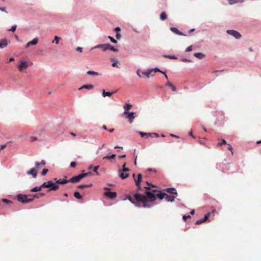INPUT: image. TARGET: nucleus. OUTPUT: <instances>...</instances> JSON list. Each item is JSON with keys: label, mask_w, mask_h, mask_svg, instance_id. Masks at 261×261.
<instances>
[{"label": "nucleus", "mask_w": 261, "mask_h": 261, "mask_svg": "<svg viewBox=\"0 0 261 261\" xmlns=\"http://www.w3.org/2000/svg\"><path fill=\"white\" fill-rule=\"evenodd\" d=\"M157 192L158 191L156 190L146 191L145 192L146 196L139 193H135L134 195V199L130 196H128L126 199L137 207L150 208L151 206L148 204L147 202H152L156 200V194H155V193Z\"/></svg>", "instance_id": "f257e3e1"}, {"label": "nucleus", "mask_w": 261, "mask_h": 261, "mask_svg": "<svg viewBox=\"0 0 261 261\" xmlns=\"http://www.w3.org/2000/svg\"><path fill=\"white\" fill-rule=\"evenodd\" d=\"M17 199L19 202L23 204L30 203L33 200V198L29 199L27 195L19 194L17 196Z\"/></svg>", "instance_id": "f03ea898"}, {"label": "nucleus", "mask_w": 261, "mask_h": 261, "mask_svg": "<svg viewBox=\"0 0 261 261\" xmlns=\"http://www.w3.org/2000/svg\"><path fill=\"white\" fill-rule=\"evenodd\" d=\"M32 64L33 63L32 62L25 61H20V64L18 66V68L20 71L22 72L23 69H27L29 66V65Z\"/></svg>", "instance_id": "7ed1b4c3"}, {"label": "nucleus", "mask_w": 261, "mask_h": 261, "mask_svg": "<svg viewBox=\"0 0 261 261\" xmlns=\"http://www.w3.org/2000/svg\"><path fill=\"white\" fill-rule=\"evenodd\" d=\"M123 115L126 116L130 123H132L133 122V120L135 118V112L124 111L123 112Z\"/></svg>", "instance_id": "20e7f679"}, {"label": "nucleus", "mask_w": 261, "mask_h": 261, "mask_svg": "<svg viewBox=\"0 0 261 261\" xmlns=\"http://www.w3.org/2000/svg\"><path fill=\"white\" fill-rule=\"evenodd\" d=\"M111 44L110 43H106V44H98L94 47H92L91 49H95V48H101L102 49V50L105 51L107 50H110V47H111Z\"/></svg>", "instance_id": "39448f33"}, {"label": "nucleus", "mask_w": 261, "mask_h": 261, "mask_svg": "<svg viewBox=\"0 0 261 261\" xmlns=\"http://www.w3.org/2000/svg\"><path fill=\"white\" fill-rule=\"evenodd\" d=\"M226 33L232 36H233L234 38L237 39H239L241 38V34L237 31L233 30H228L226 31Z\"/></svg>", "instance_id": "423d86ee"}, {"label": "nucleus", "mask_w": 261, "mask_h": 261, "mask_svg": "<svg viewBox=\"0 0 261 261\" xmlns=\"http://www.w3.org/2000/svg\"><path fill=\"white\" fill-rule=\"evenodd\" d=\"M104 195L105 196H107L111 199H113L116 197L117 193L115 192L108 191L105 192Z\"/></svg>", "instance_id": "0eeeda50"}, {"label": "nucleus", "mask_w": 261, "mask_h": 261, "mask_svg": "<svg viewBox=\"0 0 261 261\" xmlns=\"http://www.w3.org/2000/svg\"><path fill=\"white\" fill-rule=\"evenodd\" d=\"M10 43V41L6 38H3L0 40V48H4Z\"/></svg>", "instance_id": "6e6552de"}, {"label": "nucleus", "mask_w": 261, "mask_h": 261, "mask_svg": "<svg viewBox=\"0 0 261 261\" xmlns=\"http://www.w3.org/2000/svg\"><path fill=\"white\" fill-rule=\"evenodd\" d=\"M119 177L122 179H124L129 176V174L126 171L118 170Z\"/></svg>", "instance_id": "1a4fd4ad"}, {"label": "nucleus", "mask_w": 261, "mask_h": 261, "mask_svg": "<svg viewBox=\"0 0 261 261\" xmlns=\"http://www.w3.org/2000/svg\"><path fill=\"white\" fill-rule=\"evenodd\" d=\"M46 162L44 160H42L40 162H36L35 163V168L37 169V170L43 167L46 165Z\"/></svg>", "instance_id": "9d476101"}, {"label": "nucleus", "mask_w": 261, "mask_h": 261, "mask_svg": "<svg viewBox=\"0 0 261 261\" xmlns=\"http://www.w3.org/2000/svg\"><path fill=\"white\" fill-rule=\"evenodd\" d=\"M82 179L80 174L73 176L69 180V181L72 183H76L80 181Z\"/></svg>", "instance_id": "9b49d317"}, {"label": "nucleus", "mask_w": 261, "mask_h": 261, "mask_svg": "<svg viewBox=\"0 0 261 261\" xmlns=\"http://www.w3.org/2000/svg\"><path fill=\"white\" fill-rule=\"evenodd\" d=\"M170 30L173 33L179 36H186L184 33L181 32L179 31L175 27H171Z\"/></svg>", "instance_id": "f8f14e48"}, {"label": "nucleus", "mask_w": 261, "mask_h": 261, "mask_svg": "<svg viewBox=\"0 0 261 261\" xmlns=\"http://www.w3.org/2000/svg\"><path fill=\"white\" fill-rule=\"evenodd\" d=\"M27 173L28 175H32L33 177L35 178L37 176V169L35 168H32L27 171Z\"/></svg>", "instance_id": "ddd939ff"}, {"label": "nucleus", "mask_w": 261, "mask_h": 261, "mask_svg": "<svg viewBox=\"0 0 261 261\" xmlns=\"http://www.w3.org/2000/svg\"><path fill=\"white\" fill-rule=\"evenodd\" d=\"M56 184L64 185L66 184L69 181L65 178H61L59 179H55Z\"/></svg>", "instance_id": "4468645a"}, {"label": "nucleus", "mask_w": 261, "mask_h": 261, "mask_svg": "<svg viewBox=\"0 0 261 261\" xmlns=\"http://www.w3.org/2000/svg\"><path fill=\"white\" fill-rule=\"evenodd\" d=\"M151 73L150 68H148L146 70L142 71V74L146 76L147 79H149Z\"/></svg>", "instance_id": "2eb2a0df"}, {"label": "nucleus", "mask_w": 261, "mask_h": 261, "mask_svg": "<svg viewBox=\"0 0 261 261\" xmlns=\"http://www.w3.org/2000/svg\"><path fill=\"white\" fill-rule=\"evenodd\" d=\"M59 188V186L57 185V184H56L55 182H54V185H52V186L47 190V192H49L51 191H56L58 190Z\"/></svg>", "instance_id": "dca6fc26"}, {"label": "nucleus", "mask_w": 261, "mask_h": 261, "mask_svg": "<svg viewBox=\"0 0 261 261\" xmlns=\"http://www.w3.org/2000/svg\"><path fill=\"white\" fill-rule=\"evenodd\" d=\"M175 197L173 196L169 195L166 194L165 199L168 202H173L175 200Z\"/></svg>", "instance_id": "f3484780"}, {"label": "nucleus", "mask_w": 261, "mask_h": 261, "mask_svg": "<svg viewBox=\"0 0 261 261\" xmlns=\"http://www.w3.org/2000/svg\"><path fill=\"white\" fill-rule=\"evenodd\" d=\"M142 179V175L141 173H139L137 175V180H135L136 185L137 186H139Z\"/></svg>", "instance_id": "a211bd4d"}, {"label": "nucleus", "mask_w": 261, "mask_h": 261, "mask_svg": "<svg viewBox=\"0 0 261 261\" xmlns=\"http://www.w3.org/2000/svg\"><path fill=\"white\" fill-rule=\"evenodd\" d=\"M158 193L156 194V198L158 197L160 199L162 200L163 199H165L166 193H163L161 191H158Z\"/></svg>", "instance_id": "6ab92c4d"}, {"label": "nucleus", "mask_w": 261, "mask_h": 261, "mask_svg": "<svg viewBox=\"0 0 261 261\" xmlns=\"http://www.w3.org/2000/svg\"><path fill=\"white\" fill-rule=\"evenodd\" d=\"M165 190H166V191L169 192V193H170L171 194L176 195H177V193L176 192V190L174 188H167Z\"/></svg>", "instance_id": "aec40b11"}, {"label": "nucleus", "mask_w": 261, "mask_h": 261, "mask_svg": "<svg viewBox=\"0 0 261 261\" xmlns=\"http://www.w3.org/2000/svg\"><path fill=\"white\" fill-rule=\"evenodd\" d=\"M44 195H45L44 193H37V194H33V195H30L29 196H32L33 197V198L34 199V198L38 199L40 197L44 196Z\"/></svg>", "instance_id": "412c9836"}, {"label": "nucleus", "mask_w": 261, "mask_h": 261, "mask_svg": "<svg viewBox=\"0 0 261 261\" xmlns=\"http://www.w3.org/2000/svg\"><path fill=\"white\" fill-rule=\"evenodd\" d=\"M93 88V85H91V84H89V85H84L83 86H82L81 87H80L79 88V90H81V89H91Z\"/></svg>", "instance_id": "4be33fe9"}, {"label": "nucleus", "mask_w": 261, "mask_h": 261, "mask_svg": "<svg viewBox=\"0 0 261 261\" xmlns=\"http://www.w3.org/2000/svg\"><path fill=\"white\" fill-rule=\"evenodd\" d=\"M194 56L196 58H197L198 59H202L204 57V55L203 54L201 53H195L194 54Z\"/></svg>", "instance_id": "5701e85b"}, {"label": "nucleus", "mask_w": 261, "mask_h": 261, "mask_svg": "<svg viewBox=\"0 0 261 261\" xmlns=\"http://www.w3.org/2000/svg\"><path fill=\"white\" fill-rule=\"evenodd\" d=\"M113 94V92H106L104 90L102 92V95L104 97L106 96L110 97Z\"/></svg>", "instance_id": "b1692460"}, {"label": "nucleus", "mask_w": 261, "mask_h": 261, "mask_svg": "<svg viewBox=\"0 0 261 261\" xmlns=\"http://www.w3.org/2000/svg\"><path fill=\"white\" fill-rule=\"evenodd\" d=\"M62 38L58 36H55L54 37V39L52 41V43H55L56 45L59 44L60 40H61Z\"/></svg>", "instance_id": "393cba45"}, {"label": "nucleus", "mask_w": 261, "mask_h": 261, "mask_svg": "<svg viewBox=\"0 0 261 261\" xmlns=\"http://www.w3.org/2000/svg\"><path fill=\"white\" fill-rule=\"evenodd\" d=\"M87 74L91 76H98L99 75L98 72L91 70L88 71Z\"/></svg>", "instance_id": "a878e982"}, {"label": "nucleus", "mask_w": 261, "mask_h": 261, "mask_svg": "<svg viewBox=\"0 0 261 261\" xmlns=\"http://www.w3.org/2000/svg\"><path fill=\"white\" fill-rule=\"evenodd\" d=\"M111 60L113 61V63L112 64V67H118L117 66V64L118 63V60L115 58H111Z\"/></svg>", "instance_id": "bb28decb"}, {"label": "nucleus", "mask_w": 261, "mask_h": 261, "mask_svg": "<svg viewBox=\"0 0 261 261\" xmlns=\"http://www.w3.org/2000/svg\"><path fill=\"white\" fill-rule=\"evenodd\" d=\"M126 163L125 162L123 165H122V167L121 168H120L118 170H121L122 171H129L130 169L126 167Z\"/></svg>", "instance_id": "cd10ccee"}, {"label": "nucleus", "mask_w": 261, "mask_h": 261, "mask_svg": "<svg viewBox=\"0 0 261 261\" xmlns=\"http://www.w3.org/2000/svg\"><path fill=\"white\" fill-rule=\"evenodd\" d=\"M167 17V14L165 12H162L160 14V19L162 21L165 20Z\"/></svg>", "instance_id": "c85d7f7f"}, {"label": "nucleus", "mask_w": 261, "mask_h": 261, "mask_svg": "<svg viewBox=\"0 0 261 261\" xmlns=\"http://www.w3.org/2000/svg\"><path fill=\"white\" fill-rule=\"evenodd\" d=\"M42 189L41 188V187H35L33 188H32L30 190V192H36L41 191Z\"/></svg>", "instance_id": "c756f323"}, {"label": "nucleus", "mask_w": 261, "mask_h": 261, "mask_svg": "<svg viewBox=\"0 0 261 261\" xmlns=\"http://www.w3.org/2000/svg\"><path fill=\"white\" fill-rule=\"evenodd\" d=\"M229 4L230 5H233L234 4L240 2L243 3L244 2V0H228Z\"/></svg>", "instance_id": "7c9ffc66"}, {"label": "nucleus", "mask_w": 261, "mask_h": 261, "mask_svg": "<svg viewBox=\"0 0 261 261\" xmlns=\"http://www.w3.org/2000/svg\"><path fill=\"white\" fill-rule=\"evenodd\" d=\"M74 196L77 199H81L82 198V196L81 195L80 192L78 191H75L74 192Z\"/></svg>", "instance_id": "2f4dec72"}, {"label": "nucleus", "mask_w": 261, "mask_h": 261, "mask_svg": "<svg viewBox=\"0 0 261 261\" xmlns=\"http://www.w3.org/2000/svg\"><path fill=\"white\" fill-rule=\"evenodd\" d=\"M146 183H147V184L148 186H146V187H144V188H145L147 191H151V190H152L151 189V188H150V186H151L152 187H153V188H154V187H156V186H155V185H152V184H150V183H149V182H147Z\"/></svg>", "instance_id": "473e14b6"}, {"label": "nucleus", "mask_w": 261, "mask_h": 261, "mask_svg": "<svg viewBox=\"0 0 261 261\" xmlns=\"http://www.w3.org/2000/svg\"><path fill=\"white\" fill-rule=\"evenodd\" d=\"M132 107V104L129 103H126L125 105L123 106V109L125 110L124 111H128V110H129Z\"/></svg>", "instance_id": "72a5a7b5"}, {"label": "nucleus", "mask_w": 261, "mask_h": 261, "mask_svg": "<svg viewBox=\"0 0 261 261\" xmlns=\"http://www.w3.org/2000/svg\"><path fill=\"white\" fill-rule=\"evenodd\" d=\"M116 157L115 154H112L111 155H107L103 158V159H114Z\"/></svg>", "instance_id": "f704fd0d"}, {"label": "nucleus", "mask_w": 261, "mask_h": 261, "mask_svg": "<svg viewBox=\"0 0 261 261\" xmlns=\"http://www.w3.org/2000/svg\"><path fill=\"white\" fill-rule=\"evenodd\" d=\"M38 42V39L37 38H34L32 40L30 41V43L31 45H35Z\"/></svg>", "instance_id": "c9c22d12"}, {"label": "nucleus", "mask_w": 261, "mask_h": 261, "mask_svg": "<svg viewBox=\"0 0 261 261\" xmlns=\"http://www.w3.org/2000/svg\"><path fill=\"white\" fill-rule=\"evenodd\" d=\"M150 69L151 71V72H160L161 73H162L163 72V71L160 70L158 67H155V68H150Z\"/></svg>", "instance_id": "e433bc0d"}, {"label": "nucleus", "mask_w": 261, "mask_h": 261, "mask_svg": "<svg viewBox=\"0 0 261 261\" xmlns=\"http://www.w3.org/2000/svg\"><path fill=\"white\" fill-rule=\"evenodd\" d=\"M166 86L171 87L173 91H175L176 90V88L170 82H168L166 84Z\"/></svg>", "instance_id": "4c0bfd02"}, {"label": "nucleus", "mask_w": 261, "mask_h": 261, "mask_svg": "<svg viewBox=\"0 0 261 261\" xmlns=\"http://www.w3.org/2000/svg\"><path fill=\"white\" fill-rule=\"evenodd\" d=\"M163 57L166 58H168L170 59H177V58L175 55H164Z\"/></svg>", "instance_id": "58836bf2"}, {"label": "nucleus", "mask_w": 261, "mask_h": 261, "mask_svg": "<svg viewBox=\"0 0 261 261\" xmlns=\"http://www.w3.org/2000/svg\"><path fill=\"white\" fill-rule=\"evenodd\" d=\"M138 133L141 135L142 137L144 136H146L147 137H148L149 136V135H148L149 133H144L141 131H138Z\"/></svg>", "instance_id": "ea45409f"}, {"label": "nucleus", "mask_w": 261, "mask_h": 261, "mask_svg": "<svg viewBox=\"0 0 261 261\" xmlns=\"http://www.w3.org/2000/svg\"><path fill=\"white\" fill-rule=\"evenodd\" d=\"M142 72L141 70L140 69H138L136 71V74L140 78L142 77Z\"/></svg>", "instance_id": "a19ab883"}, {"label": "nucleus", "mask_w": 261, "mask_h": 261, "mask_svg": "<svg viewBox=\"0 0 261 261\" xmlns=\"http://www.w3.org/2000/svg\"><path fill=\"white\" fill-rule=\"evenodd\" d=\"M108 38L111 40V41L112 43H113L114 44L117 43V41L116 39H115L113 37H111L110 36H109L108 37Z\"/></svg>", "instance_id": "79ce46f5"}, {"label": "nucleus", "mask_w": 261, "mask_h": 261, "mask_svg": "<svg viewBox=\"0 0 261 261\" xmlns=\"http://www.w3.org/2000/svg\"><path fill=\"white\" fill-rule=\"evenodd\" d=\"M16 28L17 25L16 24H14L12 25L11 29H10L8 31L12 32H14L16 31Z\"/></svg>", "instance_id": "37998d69"}, {"label": "nucleus", "mask_w": 261, "mask_h": 261, "mask_svg": "<svg viewBox=\"0 0 261 261\" xmlns=\"http://www.w3.org/2000/svg\"><path fill=\"white\" fill-rule=\"evenodd\" d=\"M148 135H149V136L152 137L154 136L155 137H159V135L156 133H149Z\"/></svg>", "instance_id": "c03bdc74"}, {"label": "nucleus", "mask_w": 261, "mask_h": 261, "mask_svg": "<svg viewBox=\"0 0 261 261\" xmlns=\"http://www.w3.org/2000/svg\"><path fill=\"white\" fill-rule=\"evenodd\" d=\"M205 220L202 218V219H199V220H198L197 221H196V224H200L204 222H205Z\"/></svg>", "instance_id": "a18cd8bd"}, {"label": "nucleus", "mask_w": 261, "mask_h": 261, "mask_svg": "<svg viewBox=\"0 0 261 261\" xmlns=\"http://www.w3.org/2000/svg\"><path fill=\"white\" fill-rule=\"evenodd\" d=\"M99 168V166H95L93 168V171L97 174L99 175V173L97 171L98 169Z\"/></svg>", "instance_id": "49530a36"}, {"label": "nucleus", "mask_w": 261, "mask_h": 261, "mask_svg": "<svg viewBox=\"0 0 261 261\" xmlns=\"http://www.w3.org/2000/svg\"><path fill=\"white\" fill-rule=\"evenodd\" d=\"M48 170L47 169H44L42 172H41V175L43 176H44L46 174V173L48 172Z\"/></svg>", "instance_id": "de8ad7c7"}, {"label": "nucleus", "mask_w": 261, "mask_h": 261, "mask_svg": "<svg viewBox=\"0 0 261 261\" xmlns=\"http://www.w3.org/2000/svg\"><path fill=\"white\" fill-rule=\"evenodd\" d=\"M110 50H112V51H113L114 52H117V51H118V49L117 48L114 47L112 45H111Z\"/></svg>", "instance_id": "09e8293b"}, {"label": "nucleus", "mask_w": 261, "mask_h": 261, "mask_svg": "<svg viewBox=\"0 0 261 261\" xmlns=\"http://www.w3.org/2000/svg\"><path fill=\"white\" fill-rule=\"evenodd\" d=\"M90 173V172H87V173H83V174H80V175L81 178L82 179L84 177L87 176Z\"/></svg>", "instance_id": "8fccbe9b"}, {"label": "nucleus", "mask_w": 261, "mask_h": 261, "mask_svg": "<svg viewBox=\"0 0 261 261\" xmlns=\"http://www.w3.org/2000/svg\"><path fill=\"white\" fill-rule=\"evenodd\" d=\"M226 144V142L224 139H222L221 142L218 143V145L222 146V145H225Z\"/></svg>", "instance_id": "3c124183"}, {"label": "nucleus", "mask_w": 261, "mask_h": 261, "mask_svg": "<svg viewBox=\"0 0 261 261\" xmlns=\"http://www.w3.org/2000/svg\"><path fill=\"white\" fill-rule=\"evenodd\" d=\"M41 189L43 188H49L48 186H47V184L46 182H43L41 186Z\"/></svg>", "instance_id": "603ef678"}, {"label": "nucleus", "mask_w": 261, "mask_h": 261, "mask_svg": "<svg viewBox=\"0 0 261 261\" xmlns=\"http://www.w3.org/2000/svg\"><path fill=\"white\" fill-rule=\"evenodd\" d=\"M181 61H182L183 62H192V61L191 60L188 59L186 58H182L181 59Z\"/></svg>", "instance_id": "864d4df0"}, {"label": "nucleus", "mask_w": 261, "mask_h": 261, "mask_svg": "<svg viewBox=\"0 0 261 261\" xmlns=\"http://www.w3.org/2000/svg\"><path fill=\"white\" fill-rule=\"evenodd\" d=\"M76 165V163L75 162H71L70 163V166L71 167V168H74L75 167Z\"/></svg>", "instance_id": "5fc2aeb1"}, {"label": "nucleus", "mask_w": 261, "mask_h": 261, "mask_svg": "<svg viewBox=\"0 0 261 261\" xmlns=\"http://www.w3.org/2000/svg\"><path fill=\"white\" fill-rule=\"evenodd\" d=\"M192 50V46L191 45V46H189V47H188L186 49V50L185 51L186 52H190Z\"/></svg>", "instance_id": "6e6d98bb"}, {"label": "nucleus", "mask_w": 261, "mask_h": 261, "mask_svg": "<svg viewBox=\"0 0 261 261\" xmlns=\"http://www.w3.org/2000/svg\"><path fill=\"white\" fill-rule=\"evenodd\" d=\"M116 38L117 39H120L121 38V35L120 33H116Z\"/></svg>", "instance_id": "4d7b16f0"}, {"label": "nucleus", "mask_w": 261, "mask_h": 261, "mask_svg": "<svg viewBox=\"0 0 261 261\" xmlns=\"http://www.w3.org/2000/svg\"><path fill=\"white\" fill-rule=\"evenodd\" d=\"M190 217H190V215H184V216H182V219H183V220H184L185 221H187V219L188 218H190Z\"/></svg>", "instance_id": "13d9d810"}, {"label": "nucleus", "mask_w": 261, "mask_h": 261, "mask_svg": "<svg viewBox=\"0 0 261 261\" xmlns=\"http://www.w3.org/2000/svg\"><path fill=\"white\" fill-rule=\"evenodd\" d=\"M120 31H121V28L119 27L115 28V29L114 30V31L115 32V33H120Z\"/></svg>", "instance_id": "bf43d9fd"}, {"label": "nucleus", "mask_w": 261, "mask_h": 261, "mask_svg": "<svg viewBox=\"0 0 261 261\" xmlns=\"http://www.w3.org/2000/svg\"><path fill=\"white\" fill-rule=\"evenodd\" d=\"M210 215V213H208L205 215L204 217L203 218L205 220V221H206V220L208 219Z\"/></svg>", "instance_id": "052dcab7"}, {"label": "nucleus", "mask_w": 261, "mask_h": 261, "mask_svg": "<svg viewBox=\"0 0 261 261\" xmlns=\"http://www.w3.org/2000/svg\"><path fill=\"white\" fill-rule=\"evenodd\" d=\"M46 183L48 187H50L52 186V185H54V182L51 180H49Z\"/></svg>", "instance_id": "680f3d73"}, {"label": "nucleus", "mask_w": 261, "mask_h": 261, "mask_svg": "<svg viewBox=\"0 0 261 261\" xmlns=\"http://www.w3.org/2000/svg\"><path fill=\"white\" fill-rule=\"evenodd\" d=\"M0 10L5 12L6 14H8V12L6 11V8L5 7H0Z\"/></svg>", "instance_id": "e2e57ef3"}, {"label": "nucleus", "mask_w": 261, "mask_h": 261, "mask_svg": "<svg viewBox=\"0 0 261 261\" xmlns=\"http://www.w3.org/2000/svg\"><path fill=\"white\" fill-rule=\"evenodd\" d=\"M2 201L4 203H10L11 202L9 200H8L7 199H3L2 200Z\"/></svg>", "instance_id": "0e129e2a"}, {"label": "nucleus", "mask_w": 261, "mask_h": 261, "mask_svg": "<svg viewBox=\"0 0 261 261\" xmlns=\"http://www.w3.org/2000/svg\"><path fill=\"white\" fill-rule=\"evenodd\" d=\"M77 188L78 189H84V188H85V185H79Z\"/></svg>", "instance_id": "69168bd1"}, {"label": "nucleus", "mask_w": 261, "mask_h": 261, "mask_svg": "<svg viewBox=\"0 0 261 261\" xmlns=\"http://www.w3.org/2000/svg\"><path fill=\"white\" fill-rule=\"evenodd\" d=\"M75 50L76 51H80V52H82V50H83V48L81 47H77L76 48H75Z\"/></svg>", "instance_id": "338daca9"}, {"label": "nucleus", "mask_w": 261, "mask_h": 261, "mask_svg": "<svg viewBox=\"0 0 261 261\" xmlns=\"http://www.w3.org/2000/svg\"><path fill=\"white\" fill-rule=\"evenodd\" d=\"M30 140L31 141H36L37 140V138L36 137H31Z\"/></svg>", "instance_id": "774afa93"}]
</instances>
